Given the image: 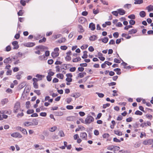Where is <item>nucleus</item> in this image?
Masks as SVG:
<instances>
[{
	"label": "nucleus",
	"instance_id": "obj_12",
	"mask_svg": "<svg viewBox=\"0 0 153 153\" xmlns=\"http://www.w3.org/2000/svg\"><path fill=\"white\" fill-rule=\"evenodd\" d=\"M97 35H93L90 37L89 40L91 41H94L97 39Z\"/></svg>",
	"mask_w": 153,
	"mask_h": 153
},
{
	"label": "nucleus",
	"instance_id": "obj_13",
	"mask_svg": "<svg viewBox=\"0 0 153 153\" xmlns=\"http://www.w3.org/2000/svg\"><path fill=\"white\" fill-rule=\"evenodd\" d=\"M137 32V30L136 29H132L128 31V33L130 34H135Z\"/></svg>",
	"mask_w": 153,
	"mask_h": 153
},
{
	"label": "nucleus",
	"instance_id": "obj_54",
	"mask_svg": "<svg viewBox=\"0 0 153 153\" xmlns=\"http://www.w3.org/2000/svg\"><path fill=\"white\" fill-rule=\"evenodd\" d=\"M20 3L23 6H25L26 4V1L24 0H21Z\"/></svg>",
	"mask_w": 153,
	"mask_h": 153
},
{
	"label": "nucleus",
	"instance_id": "obj_60",
	"mask_svg": "<svg viewBox=\"0 0 153 153\" xmlns=\"http://www.w3.org/2000/svg\"><path fill=\"white\" fill-rule=\"evenodd\" d=\"M46 79L48 81L50 82L51 80L52 77L51 76H49V75H48L46 76Z\"/></svg>",
	"mask_w": 153,
	"mask_h": 153
},
{
	"label": "nucleus",
	"instance_id": "obj_27",
	"mask_svg": "<svg viewBox=\"0 0 153 153\" xmlns=\"http://www.w3.org/2000/svg\"><path fill=\"white\" fill-rule=\"evenodd\" d=\"M148 12H150L153 10V6L151 4L147 6L146 7Z\"/></svg>",
	"mask_w": 153,
	"mask_h": 153
},
{
	"label": "nucleus",
	"instance_id": "obj_35",
	"mask_svg": "<svg viewBox=\"0 0 153 153\" xmlns=\"http://www.w3.org/2000/svg\"><path fill=\"white\" fill-rule=\"evenodd\" d=\"M96 94H97L98 96L101 98H103L104 96V94L102 93H99L98 92H97L96 93Z\"/></svg>",
	"mask_w": 153,
	"mask_h": 153
},
{
	"label": "nucleus",
	"instance_id": "obj_31",
	"mask_svg": "<svg viewBox=\"0 0 153 153\" xmlns=\"http://www.w3.org/2000/svg\"><path fill=\"white\" fill-rule=\"evenodd\" d=\"M128 18L131 20H134L135 19V16L134 14H131L128 16Z\"/></svg>",
	"mask_w": 153,
	"mask_h": 153
},
{
	"label": "nucleus",
	"instance_id": "obj_51",
	"mask_svg": "<svg viewBox=\"0 0 153 153\" xmlns=\"http://www.w3.org/2000/svg\"><path fill=\"white\" fill-rule=\"evenodd\" d=\"M110 136V135L108 133H104L102 135V137L104 138H108Z\"/></svg>",
	"mask_w": 153,
	"mask_h": 153
},
{
	"label": "nucleus",
	"instance_id": "obj_1",
	"mask_svg": "<svg viewBox=\"0 0 153 153\" xmlns=\"http://www.w3.org/2000/svg\"><path fill=\"white\" fill-rule=\"evenodd\" d=\"M94 121V117L91 115H88L85 121V124H89Z\"/></svg>",
	"mask_w": 153,
	"mask_h": 153
},
{
	"label": "nucleus",
	"instance_id": "obj_21",
	"mask_svg": "<svg viewBox=\"0 0 153 153\" xmlns=\"http://www.w3.org/2000/svg\"><path fill=\"white\" fill-rule=\"evenodd\" d=\"M66 40V39L65 38L62 37L61 38V39L58 40L57 41H56V43H57L59 42V43H61L62 42H64Z\"/></svg>",
	"mask_w": 153,
	"mask_h": 153
},
{
	"label": "nucleus",
	"instance_id": "obj_56",
	"mask_svg": "<svg viewBox=\"0 0 153 153\" xmlns=\"http://www.w3.org/2000/svg\"><path fill=\"white\" fill-rule=\"evenodd\" d=\"M61 49L62 50H65L68 48V47L66 45L61 46L60 47Z\"/></svg>",
	"mask_w": 153,
	"mask_h": 153
},
{
	"label": "nucleus",
	"instance_id": "obj_41",
	"mask_svg": "<svg viewBox=\"0 0 153 153\" xmlns=\"http://www.w3.org/2000/svg\"><path fill=\"white\" fill-rule=\"evenodd\" d=\"M43 134L46 137H48L49 135V132L46 130L43 131Z\"/></svg>",
	"mask_w": 153,
	"mask_h": 153
},
{
	"label": "nucleus",
	"instance_id": "obj_20",
	"mask_svg": "<svg viewBox=\"0 0 153 153\" xmlns=\"http://www.w3.org/2000/svg\"><path fill=\"white\" fill-rule=\"evenodd\" d=\"M114 134L118 136H122L123 134L122 132L121 131H119L118 130H114Z\"/></svg>",
	"mask_w": 153,
	"mask_h": 153
},
{
	"label": "nucleus",
	"instance_id": "obj_19",
	"mask_svg": "<svg viewBox=\"0 0 153 153\" xmlns=\"http://www.w3.org/2000/svg\"><path fill=\"white\" fill-rule=\"evenodd\" d=\"M114 71L116 72V74L117 75H120L121 74V69L119 68H117L114 69Z\"/></svg>",
	"mask_w": 153,
	"mask_h": 153
},
{
	"label": "nucleus",
	"instance_id": "obj_46",
	"mask_svg": "<svg viewBox=\"0 0 153 153\" xmlns=\"http://www.w3.org/2000/svg\"><path fill=\"white\" fill-rule=\"evenodd\" d=\"M51 69H50L48 71H49V72H48V75H49V76H53L55 74L54 72L51 71Z\"/></svg>",
	"mask_w": 153,
	"mask_h": 153
},
{
	"label": "nucleus",
	"instance_id": "obj_23",
	"mask_svg": "<svg viewBox=\"0 0 153 153\" xmlns=\"http://www.w3.org/2000/svg\"><path fill=\"white\" fill-rule=\"evenodd\" d=\"M78 27L79 29L80 30H78V32L79 33H83L84 32L85 30L83 29L82 25H78Z\"/></svg>",
	"mask_w": 153,
	"mask_h": 153
},
{
	"label": "nucleus",
	"instance_id": "obj_30",
	"mask_svg": "<svg viewBox=\"0 0 153 153\" xmlns=\"http://www.w3.org/2000/svg\"><path fill=\"white\" fill-rule=\"evenodd\" d=\"M24 13V11L22 10H20L17 13V15L18 16H22Z\"/></svg>",
	"mask_w": 153,
	"mask_h": 153
},
{
	"label": "nucleus",
	"instance_id": "obj_5",
	"mask_svg": "<svg viewBox=\"0 0 153 153\" xmlns=\"http://www.w3.org/2000/svg\"><path fill=\"white\" fill-rule=\"evenodd\" d=\"M35 45V43L33 42H28L24 44V46L27 47H31L34 46Z\"/></svg>",
	"mask_w": 153,
	"mask_h": 153
},
{
	"label": "nucleus",
	"instance_id": "obj_49",
	"mask_svg": "<svg viewBox=\"0 0 153 153\" xmlns=\"http://www.w3.org/2000/svg\"><path fill=\"white\" fill-rule=\"evenodd\" d=\"M133 26L131 25H126L124 27V29L126 30H128L129 28H132Z\"/></svg>",
	"mask_w": 153,
	"mask_h": 153
},
{
	"label": "nucleus",
	"instance_id": "obj_32",
	"mask_svg": "<svg viewBox=\"0 0 153 153\" xmlns=\"http://www.w3.org/2000/svg\"><path fill=\"white\" fill-rule=\"evenodd\" d=\"M34 110L33 109H28L26 113L28 114H32L34 112Z\"/></svg>",
	"mask_w": 153,
	"mask_h": 153
},
{
	"label": "nucleus",
	"instance_id": "obj_3",
	"mask_svg": "<svg viewBox=\"0 0 153 153\" xmlns=\"http://www.w3.org/2000/svg\"><path fill=\"white\" fill-rule=\"evenodd\" d=\"M11 136L13 137L21 138L22 137V135L18 132H15L11 134Z\"/></svg>",
	"mask_w": 153,
	"mask_h": 153
},
{
	"label": "nucleus",
	"instance_id": "obj_16",
	"mask_svg": "<svg viewBox=\"0 0 153 153\" xmlns=\"http://www.w3.org/2000/svg\"><path fill=\"white\" fill-rule=\"evenodd\" d=\"M75 117V116H70L67 117L66 118V120L68 121H72L74 120V118Z\"/></svg>",
	"mask_w": 153,
	"mask_h": 153
},
{
	"label": "nucleus",
	"instance_id": "obj_57",
	"mask_svg": "<svg viewBox=\"0 0 153 153\" xmlns=\"http://www.w3.org/2000/svg\"><path fill=\"white\" fill-rule=\"evenodd\" d=\"M66 108L68 110H71L74 108V106L72 105H67L66 106Z\"/></svg>",
	"mask_w": 153,
	"mask_h": 153
},
{
	"label": "nucleus",
	"instance_id": "obj_6",
	"mask_svg": "<svg viewBox=\"0 0 153 153\" xmlns=\"http://www.w3.org/2000/svg\"><path fill=\"white\" fill-rule=\"evenodd\" d=\"M118 14L120 15H123L126 13V11L122 8H119L117 9Z\"/></svg>",
	"mask_w": 153,
	"mask_h": 153
},
{
	"label": "nucleus",
	"instance_id": "obj_64",
	"mask_svg": "<svg viewBox=\"0 0 153 153\" xmlns=\"http://www.w3.org/2000/svg\"><path fill=\"white\" fill-rule=\"evenodd\" d=\"M12 71L11 69H8L6 72V75H11Z\"/></svg>",
	"mask_w": 153,
	"mask_h": 153
},
{
	"label": "nucleus",
	"instance_id": "obj_22",
	"mask_svg": "<svg viewBox=\"0 0 153 153\" xmlns=\"http://www.w3.org/2000/svg\"><path fill=\"white\" fill-rule=\"evenodd\" d=\"M146 13L144 11H141L139 13L140 16L142 18H144L146 16Z\"/></svg>",
	"mask_w": 153,
	"mask_h": 153
},
{
	"label": "nucleus",
	"instance_id": "obj_10",
	"mask_svg": "<svg viewBox=\"0 0 153 153\" xmlns=\"http://www.w3.org/2000/svg\"><path fill=\"white\" fill-rule=\"evenodd\" d=\"M80 137H82L83 139H85V140H87V135L86 133L85 132L81 133L80 134Z\"/></svg>",
	"mask_w": 153,
	"mask_h": 153
},
{
	"label": "nucleus",
	"instance_id": "obj_63",
	"mask_svg": "<svg viewBox=\"0 0 153 153\" xmlns=\"http://www.w3.org/2000/svg\"><path fill=\"white\" fill-rule=\"evenodd\" d=\"M88 50L89 51L92 52L94 51V49L92 46H90L88 48Z\"/></svg>",
	"mask_w": 153,
	"mask_h": 153
},
{
	"label": "nucleus",
	"instance_id": "obj_34",
	"mask_svg": "<svg viewBox=\"0 0 153 153\" xmlns=\"http://www.w3.org/2000/svg\"><path fill=\"white\" fill-rule=\"evenodd\" d=\"M57 129V127L56 126H54L51 128L49 130L51 132H53L56 129Z\"/></svg>",
	"mask_w": 153,
	"mask_h": 153
},
{
	"label": "nucleus",
	"instance_id": "obj_8",
	"mask_svg": "<svg viewBox=\"0 0 153 153\" xmlns=\"http://www.w3.org/2000/svg\"><path fill=\"white\" fill-rule=\"evenodd\" d=\"M87 19L85 17L81 16L79 18V22L82 24L84 23L85 22L87 21Z\"/></svg>",
	"mask_w": 153,
	"mask_h": 153
},
{
	"label": "nucleus",
	"instance_id": "obj_25",
	"mask_svg": "<svg viewBox=\"0 0 153 153\" xmlns=\"http://www.w3.org/2000/svg\"><path fill=\"white\" fill-rule=\"evenodd\" d=\"M81 59L79 56L77 57L76 58H73L72 62H76L81 60Z\"/></svg>",
	"mask_w": 153,
	"mask_h": 153
},
{
	"label": "nucleus",
	"instance_id": "obj_9",
	"mask_svg": "<svg viewBox=\"0 0 153 153\" xmlns=\"http://www.w3.org/2000/svg\"><path fill=\"white\" fill-rule=\"evenodd\" d=\"M26 85V83L25 82H23L21 83L19 85V88H18V90L19 91L20 90L22 89L23 87H24Z\"/></svg>",
	"mask_w": 153,
	"mask_h": 153
},
{
	"label": "nucleus",
	"instance_id": "obj_50",
	"mask_svg": "<svg viewBox=\"0 0 153 153\" xmlns=\"http://www.w3.org/2000/svg\"><path fill=\"white\" fill-rule=\"evenodd\" d=\"M129 23L130 25L132 26L133 25H134L135 24L136 22L135 21L133 20H131L129 21Z\"/></svg>",
	"mask_w": 153,
	"mask_h": 153
},
{
	"label": "nucleus",
	"instance_id": "obj_17",
	"mask_svg": "<svg viewBox=\"0 0 153 153\" xmlns=\"http://www.w3.org/2000/svg\"><path fill=\"white\" fill-rule=\"evenodd\" d=\"M62 35L61 34L53 35L51 38V39L54 40L55 39L60 37Z\"/></svg>",
	"mask_w": 153,
	"mask_h": 153
},
{
	"label": "nucleus",
	"instance_id": "obj_45",
	"mask_svg": "<svg viewBox=\"0 0 153 153\" xmlns=\"http://www.w3.org/2000/svg\"><path fill=\"white\" fill-rule=\"evenodd\" d=\"M59 135L61 137H64L65 136L64 133L62 130H60L59 131Z\"/></svg>",
	"mask_w": 153,
	"mask_h": 153
},
{
	"label": "nucleus",
	"instance_id": "obj_38",
	"mask_svg": "<svg viewBox=\"0 0 153 153\" xmlns=\"http://www.w3.org/2000/svg\"><path fill=\"white\" fill-rule=\"evenodd\" d=\"M111 13L114 16H118V10L116 11H113L111 12Z\"/></svg>",
	"mask_w": 153,
	"mask_h": 153
},
{
	"label": "nucleus",
	"instance_id": "obj_47",
	"mask_svg": "<svg viewBox=\"0 0 153 153\" xmlns=\"http://www.w3.org/2000/svg\"><path fill=\"white\" fill-rule=\"evenodd\" d=\"M11 50V47L10 45L7 46L5 48V51L9 52Z\"/></svg>",
	"mask_w": 153,
	"mask_h": 153
},
{
	"label": "nucleus",
	"instance_id": "obj_61",
	"mask_svg": "<svg viewBox=\"0 0 153 153\" xmlns=\"http://www.w3.org/2000/svg\"><path fill=\"white\" fill-rule=\"evenodd\" d=\"M66 102L68 104H70V102L72 101V99L71 97L67 98L66 99Z\"/></svg>",
	"mask_w": 153,
	"mask_h": 153
},
{
	"label": "nucleus",
	"instance_id": "obj_28",
	"mask_svg": "<svg viewBox=\"0 0 153 153\" xmlns=\"http://www.w3.org/2000/svg\"><path fill=\"white\" fill-rule=\"evenodd\" d=\"M54 113L55 115L56 116H62L63 114V112L62 111H55L54 112Z\"/></svg>",
	"mask_w": 153,
	"mask_h": 153
},
{
	"label": "nucleus",
	"instance_id": "obj_40",
	"mask_svg": "<svg viewBox=\"0 0 153 153\" xmlns=\"http://www.w3.org/2000/svg\"><path fill=\"white\" fill-rule=\"evenodd\" d=\"M65 59L66 61H69L71 59V57L69 55H67L65 57Z\"/></svg>",
	"mask_w": 153,
	"mask_h": 153
},
{
	"label": "nucleus",
	"instance_id": "obj_39",
	"mask_svg": "<svg viewBox=\"0 0 153 153\" xmlns=\"http://www.w3.org/2000/svg\"><path fill=\"white\" fill-rule=\"evenodd\" d=\"M84 70V68L81 67H79L78 68V71H76V73H78L79 71V72H83V71Z\"/></svg>",
	"mask_w": 153,
	"mask_h": 153
},
{
	"label": "nucleus",
	"instance_id": "obj_24",
	"mask_svg": "<svg viewBox=\"0 0 153 153\" xmlns=\"http://www.w3.org/2000/svg\"><path fill=\"white\" fill-rule=\"evenodd\" d=\"M1 104L4 105L8 102V99L6 98L3 99L1 100Z\"/></svg>",
	"mask_w": 153,
	"mask_h": 153
},
{
	"label": "nucleus",
	"instance_id": "obj_18",
	"mask_svg": "<svg viewBox=\"0 0 153 153\" xmlns=\"http://www.w3.org/2000/svg\"><path fill=\"white\" fill-rule=\"evenodd\" d=\"M26 89V93H29L30 91V90L31 89V87L30 85H27L26 87H25V88L23 91V93L25 92V89Z\"/></svg>",
	"mask_w": 153,
	"mask_h": 153
},
{
	"label": "nucleus",
	"instance_id": "obj_55",
	"mask_svg": "<svg viewBox=\"0 0 153 153\" xmlns=\"http://www.w3.org/2000/svg\"><path fill=\"white\" fill-rule=\"evenodd\" d=\"M113 36L114 37L116 38H117L119 37V33L118 32H115L113 34Z\"/></svg>",
	"mask_w": 153,
	"mask_h": 153
},
{
	"label": "nucleus",
	"instance_id": "obj_11",
	"mask_svg": "<svg viewBox=\"0 0 153 153\" xmlns=\"http://www.w3.org/2000/svg\"><path fill=\"white\" fill-rule=\"evenodd\" d=\"M89 28L91 29V30H94L95 29V25L93 22L90 23L89 26Z\"/></svg>",
	"mask_w": 153,
	"mask_h": 153
},
{
	"label": "nucleus",
	"instance_id": "obj_33",
	"mask_svg": "<svg viewBox=\"0 0 153 153\" xmlns=\"http://www.w3.org/2000/svg\"><path fill=\"white\" fill-rule=\"evenodd\" d=\"M33 123L34 124V126H36L38 124V120L36 118H34L32 120Z\"/></svg>",
	"mask_w": 153,
	"mask_h": 153
},
{
	"label": "nucleus",
	"instance_id": "obj_4",
	"mask_svg": "<svg viewBox=\"0 0 153 153\" xmlns=\"http://www.w3.org/2000/svg\"><path fill=\"white\" fill-rule=\"evenodd\" d=\"M18 42L16 41H13L12 42V45L14 46L13 47V49H17L19 47V45L18 44Z\"/></svg>",
	"mask_w": 153,
	"mask_h": 153
},
{
	"label": "nucleus",
	"instance_id": "obj_15",
	"mask_svg": "<svg viewBox=\"0 0 153 153\" xmlns=\"http://www.w3.org/2000/svg\"><path fill=\"white\" fill-rule=\"evenodd\" d=\"M21 107L20 103L19 101H17L15 103L14 108H19Z\"/></svg>",
	"mask_w": 153,
	"mask_h": 153
},
{
	"label": "nucleus",
	"instance_id": "obj_36",
	"mask_svg": "<svg viewBox=\"0 0 153 153\" xmlns=\"http://www.w3.org/2000/svg\"><path fill=\"white\" fill-rule=\"evenodd\" d=\"M143 114L142 112L138 110H137L134 113L135 114L139 115H142Z\"/></svg>",
	"mask_w": 153,
	"mask_h": 153
},
{
	"label": "nucleus",
	"instance_id": "obj_58",
	"mask_svg": "<svg viewBox=\"0 0 153 153\" xmlns=\"http://www.w3.org/2000/svg\"><path fill=\"white\" fill-rule=\"evenodd\" d=\"M33 86L35 89H37L39 88V85L37 82H33Z\"/></svg>",
	"mask_w": 153,
	"mask_h": 153
},
{
	"label": "nucleus",
	"instance_id": "obj_43",
	"mask_svg": "<svg viewBox=\"0 0 153 153\" xmlns=\"http://www.w3.org/2000/svg\"><path fill=\"white\" fill-rule=\"evenodd\" d=\"M46 40V39L45 37H44L42 39H40L39 41V43H41L42 42H45Z\"/></svg>",
	"mask_w": 153,
	"mask_h": 153
},
{
	"label": "nucleus",
	"instance_id": "obj_53",
	"mask_svg": "<svg viewBox=\"0 0 153 153\" xmlns=\"http://www.w3.org/2000/svg\"><path fill=\"white\" fill-rule=\"evenodd\" d=\"M30 102L29 101H27L26 102V107L27 108H28L30 107Z\"/></svg>",
	"mask_w": 153,
	"mask_h": 153
},
{
	"label": "nucleus",
	"instance_id": "obj_26",
	"mask_svg": "<svg viewBox=\"0 0 153 153\" xmlns=\"http://www.w3.org/2000/svg\"><path fill=\"white\" fill-rule=\"evenodd\" d=\"M135 1L134 4H140L143 3V0H134Z\"/></svg>",
	"mask_w": 153,
	"mask_h": 153
},
{
	"label": "nucleus",
	"instance_id": "obj_48",
	"mask_svg": "<svg viewBox=\"0 0 153 153\" xmlns=\"http://www.w3.org/2000/svg\"><path fill=\"white\" fill-rule=\"evenodd\" d=\"M146 116L147 118L150 120H152L153 118L152 116V115L149 114H147L146 115Z\"/></svg>",
	"mask_w": 153,
	"mask_h": 153
},
{
	"label": "nucleus",
	"instance_id": "obj_7",
	"mask_svg": "<svg viewBox=\"0 0 153 153\" xmlns=\"http://www.w3.org/2000/svg\"><path fill=\"white\" fill-rule=\"evenodd\" d=\"M109 39L107 37H104L103 38H101L98 39V41H102V42L104 43H107Z\"/></svg>",
	"mask_w": 153,
	"mask_h": 153
},
{
	"label": "nucleus",
	"instance_id": "obj_29",
	"mask_svg": "<svg viewBox=\"0 0 153 153\" xmlns=\"http://www.w3.org/2000/svg\"><path fill=\"white\" fill-rule=\"evenodd\" d=\"M56 76L58 78L61 79H63L64 78V75L61 73H58L56 74Z\"/></svg>",
	"mask_w": 153,
	"mask_h": 153
},
{
	"label": "nucleus",
	"instance_id": "obj_2",
	"mask_svg": "<svg viewBox=\"0 0 153 153\" xmlns=\"http://www.w3.org/2000/svg\"><path fill=\"white\" fill-rule=\"evenodd\" d=\"M35 49L36 50L40 49L41 52H43L45 51V49L48 50V47L40 45L36 46Z\"/></svg>",
	"mask_w": 153,
	"mask_h": 153
},
{
	"label": "nucleus",
	"instance_id": "obj_62",
	"mask_svg": "<svg viewBox=\"0 0 153 153\" xmlns=\"http://www.w3.org/2000/svg\"><path fill=\"white\" fill-rule=\"evenodd\" d=\"M133 118L131 117H129L126 119V121L127 122H130L132 121Z\"/></svg>",
	"mask_w": 153,
	"mask_h": 153
},
{
	"label": "nucleus",
	"instance_id": "obj_59",
	"mask_svg": "<svg viewBox=\"0 0 153 153\" xmlns=\"http://www.w3.org/2000/svg\"><path fill=\"white\" fill-rule=\"evenodd\" d=\"M110 104L109 103H107L105 104H104L103 105L102 108H103L105 109L107 108V107H109L110 106Z\"/></svg>",
	"mask_w": 153,
	"mask_h": 153
},
{
	"label": "nucleus",
	"instance_id": "obj_52",
	"mask_svg": "<svg viewBox=\"0 0 153 153\" xmlns=\"http://www.w3.org/2000/svg\"><path fill=\"white\" fill-rule=\"evenodd\" d=\"M34 92L38 96L40 95L41 94L40 91L39 90H35L34 91Z\"/></svg>",
	"mask_w": 153,
	"mask_h": 153
},
{
	"label": "nucleus",
	"instance_id": "obj_44",
	"mask_svg": "<svg viewBox=\"0 0 153 153\" xmlns=\"http://www.w3.org/2000/svg\"><path fill=\"white\" fill-rule=\"evenodd\" d=\"M139 108L140 111H143L144 113H146V111H145L144 110V108L142 106V105L139 106Z\"/></svg>",
	"mask_w": 153,
	"mask_h": 153
},
{
	"label": "nucleus",
	"instance_id": "obj_37",
	"mask_svg": "<svg viewBox=\"0 0 153 153\" xmlns=\"http://www.w3.org/2000/svg\"><path fill=\"white\" fill-rule=\"evenodd\" d=\"M132 6L131 4H125L124 6V8H126L128 9H129Z\"/></svg>",
	"mask_w": 153,
	"mask_h": 153
},
{
	"label": "nucleus",
	"instance_id": "obj_14",
	"mask_svg": "<svg viewBox=\"0 0 153 153\" xmlns=\"http://www.w3.org/2000/svg\"><path fill=\"white\" fill-rule=\"evenodd\" d=\"M59 55V52H52L51 53V55L53 58L57 57Z\"/></svg>",
	"mask_w": 153,
	"mask_h": 153
},
{
	"label": "nucleus",
	"instance_id": "obj_42",
	"mask_svg": "<svg viewBox=\"0 0 153 153\" xmlns=\"http://www.w3.org/2000/svg\"><path fill=\"white\" fill-rule=\"evenodd\" d=\"M88 47V44H83L81 47V48L82 50L86 49Z\"/></svg>",
	"mask_w": 153,
	"mask_h": 153
}]
</instances>
